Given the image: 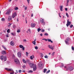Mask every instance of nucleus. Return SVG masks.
Wrapping results in <instances>:
<instances>
[{
    "instance_id": "59",
    "label": "nucleus",
    "mask_w": 74,
    "mask_h": 74,
    "mask_svg": "<svg viewBox=\"0 0 74 74\" xmlns=\"http://www.w3.org/2000/svg\"><path fill=\"white\" fill-rule=\"evenodd\" d=\"M27 7H25V10H27Z\"/></svg>"
},
{
    "instance_id": "60",
    "label": "nucleus",
    "mask_w": 74,
    "mask_h": 74,
    "mask_svg": "<svg viewBox=\"0 0 74 74\" xmlns=\"http://www.w3.org/2000/svg\"><path fill=\"white\" fill-rule=\"evenodd\" d=\"M44 40H45V41H47V39H44Z\"/></svg>"
},
{
    "instance_id": "55",
    "label": "nucleus",
    "mask_w": 74,
    "mask_h": 74,
    "mask_svg": "<svg viewBox=\"0 0 74 74\" xmlns=\"http://www.w3.org/2000/svg\"><path fill=\"white\" fill-rule=\"evenodd\" d=\"M66 16H67V17H69V15H68V14L67 13H66Z\"/></svg>"
},
{
    "instance_id": "36",
    "label": "nucleus",
    "mask_w": 74,
    "mask_h": 74,
    "mask_svg": "<svg viewBox=\"0 0 74 74\" xmlns=\"http://www.w3.org/2000/svg\"><path fill=\"white\" fill-rule=\"evenodd\" d=\"M14 58H15V56H14V55H13L12 56V58L14 59Z\"/></svg>"
},
{
    "instance_id": "33",
    "label": "nucleus",
    "mask_w": 74,
    "mask_h": 74,
    "mask_svg": "<svg viewBox=\"0 0 74 74\" xmlns=\"http://www.w3.org/2000/svg\"><path fill=\"white\" fill-rule=\"evenodd\" d=\"M18 10V7H16L14 8V10Z\"/></svg>"
},
{
    "instance_id": "31",
    "label": "nucleus",
    "mask_w": 74,
    "mask_h": 74,
    "mask_svg": "<svg viewBox=\"0 0 74 74\" xmlns=\"http://www.w3.org/2000/svg\"><path fill=\"white\" fill-rule=\"evenodd\" d=\"M1 21H5V18H2L1 19Z\"/></svg>"
},
{
    "instance_id": "15",
    "label": "nucleus",
    "mask_w": 74,
    "mask_h": 74,
    "mask_svg": "<svg viewBox=\"0 0 74 74\" xmlns=\"http://www.w3.org/2000/svg\"><path fill=\"white\" fill-rule=\"evenodd\" d=\"M1 53L2 55H4V54H6V52L5 51H2L1 52Z\"/></svg>"
},
{
    "instance_id": "54",
    "label": "nucleus",
    "mask_w": 74,
    "mask_h": 74,
    "mask_svg": "<svg viewBox=\"0 0 74 74\" xmlns=\"http://www.w3.org/2000/svg\"><path fill=\"white\" fill-rule=\"evenodd\" d=\"M26 55H27V56H28V53L27 52H26Z\"/></svg>"
},
{
    "instance_id": "19",
    "label": "nucleus",
    "mask_w": 74,
    "mask_h": 74,
    "mask_svg": "<svg viewBox=\"0 0 74 74\" xmlns=\"http://www.w3.org/2000/svg\"><path fill=\"white\" fill-rule=\"evenodd\" d=\"M60 10L61 11H63V6L61 5L60 6Z\"/></svg>"
},
{
    "instance_id": "13",
    "label": "nucleus",
    "mask_w": 74,
    "mask_h": 74,
    "mask_svg": "<svg viewBox=\"0 0 74 74\" xmlns=\"http://www.w3.org/2000/svg\"><path fill=\"white\" fill-rule=\"evenodd\" d=\"M33 71H35L37 69V66H36V65L34 66L33 67Z\"/></svg>"
},
{
    "instance_id": "52",
    "label": "nucleus",
    "mask_w": 74,
    "mask_h": 74,
    "mask_svg": "<svg viewBox=\"0 0 74 74\" xmlns=\"http://www.w3.org/2000/svg\"><path fill=\"white\" fill-rule=\"evenodd\" d=\"M22 50H23V51H25V47H23L22 48Z\"/></svg>"
},
{
    "instance_id": "20",
    "label": "nucleus",
    "mask_w": 74,
    "mask_h": 74,
    "mask_svg": "<svg viewBox=\"0 0 74 74\" xmlns=\"http://www.w3.org/2000/svg\"><path fill=\"white\" fill-rule=\"evenodd\" d=\"M17 33H20L21 32V29H17Z\"/></svg>"
},
{
    "instance_id": "51",
    "label": "nucleus",
    "mask_w": 74,
    "mask_h": 74,
    "mask_svg": "<svg viewBox=\"0 0 74 74\" xmlns=\"http://www.w3.org/2000/svg\"><path fill=\"white\" fill-rule=\"evenodd\" d=\"M25 67H26V66H25V65H23V69H24V68H25Z\"/></svg>"
},
{
    "instance_id": "44",
    "label": "nucleus",
    "mask_w": 74,
    "mask_h": 74,
    "mask_svg": "<svg viewBox=\"0 0 74 74\" xmlns=\"http://www.w3.org/2000/svg\"><path fill=\"white\" fill-rule=\"evenodd\" d=\"M30 59H31V60H33V57H32V56H30Z\"/></svg>"
},
{
    "instance_id": "1",
    "label": "nucleus",
    "mask_w": 74,
    "mask_h": 74,
    "mask_svg": "<svg viewBox=\"0 0 74 74\" xmlns=\"http://www.w3.org/2000/svg\"><path fill=\"white\" fill-rule=\"evenodd\" d=\"M65 69H66L67 71L68 70H71V71H72L73 70V67L72 66L70 67L69 65H66L64 67Z\"/></svg>"
},
{
    "instance_id": "30",
    "label": "nucleus",
    "mask_w": 74,
    "mask_h": 74,
    "mask_svg": "<svg viewBox=\"0 0 74 74\" xmlns=\"http://www.w3.org/2000/svg\"><path fill=\"white\" fill-rule=\"evenodd\" d=\"M46 71H47V69H44V71H43L44 73H46Z\"/></svg>"
},
{
    "instance_id": "22",
    "label": "nucleus",
    "mask_w": 74,
    "mask_h": 74,
    "mask_svg": "<svg viewBox=\"0 0 74 74\" xmlns=\"http://www.w3.org/2000/svg\"><path fill=\"white\" fill-rule=\"evenodd\" d=\"M12 25V24L11 23H8V26L9 27H11V25Z\"/></svg>"
},
{
    "instance_id": "35",
    "label": "nucleus",
    "mask_w": 74,
    "mask_h": 74,
    "mask_svg": "<svg viewBox=\"0 0 74 74\" xmlns=\"http://www.w3.org/2000/svg\"><path fill=\"white\" fill-rule=\"evenodd\" d=\"M32 43H33V44H34V45H36V42H35V41H33L32 42Z\"/></svg>"
},
{
    "instance_id": "26",
    "label": "nucleus",
    "mask_w": 74,
    "mask_h": 74,
    "mask_svg": "<svg viewBox=\"0 0 74 74\" xmlns=\"http://www.w3.org/2000/svg\"><path fill=\"white\" fill-rule=\"evenodd\" d=\"M7 32L8 33H10V29H8L7 30Z\"/></svg>"
},
{
    "instance_id": "40",
    "label": "nucleus",
    "mask_w": 74,
    "mask_h": 74,
    "mask_svg": "<svg viewBox=\"0 0 74 74\" xmlns=\"http://www.w3.org/2000/svg\"><path fill=\"white\" fill-rule=\"evenodd\" d=\"M38 32H40V31L41 30V29H40V28H38V30H37Z\"/></svg>"
},
{
    "instance_id": "47",
    "label": "nucleus",
    "mask_w": 74,
    "mask_h": 74,
    "mask_svg": "<svg viewBox=\"0 0 74 74\" xmlns=\"http://www.w3.org/2000/svg\"><path fill=\"white\" fill-rule=\"evenodd\" d=\"M71 48H72V50H73V51H74V47H72Z\"/></svg>"
},
{
    "instance_id": "23",
    "label": "nucleus",
    "mask_w": 74,
    "mask_h": 74,
    "mask_svg": "<svg viewBox=\"0 0 74 74\" xmlns=\"http://www.w3.org/2000/svg\"><path fill=\"white\" fill-rule=\"evenodd\" d=\"M11 34L12 35V36H15V35H16V34L15 33H11Z\"/></svg>"
},
{
    "instance_id": "9",
    "label": "nucleus",
    "mask_w": 74,
    "mask_h": 74,
    "mask_svg": "<svg viewBox=\"0 0 74 74\" xmlns=\"http://www.w3.org/2000/svg\"><path fill=\"white\" fill-rule=\"evenodd\" d=\"M5 69L8 71H13V69H8L7 68H5Z\"/></svg>"
},
{
    "instance_id": "46",
    "label": "nucleus",
    "mask_w": 74,
    "mask_h": 74,
    "mask_svg": "<svg viewBox=\"0 0 74 74\" xmlns=\"http://www.w3.org/2000/svg\"><path fill=\"white\" fill-rule=\"evenodd\" d=\"M35 49H38V47H37V46H36L35 47Z\"/></svg>"
},
{
    "instance_id": "32",
    "label": "nucleus",
    "mask_w": 74,
    "mask_h": 74,
    "mask_svg": "<svg viewBox=\"0 0 74 74\" xmlns=\"http://www.w3.org/2000/svg\"><path fill=\"white\" fill-rule=\"evenodd\" d=\"M23 61L24 63H26V61L25 59H23Z\"/></svg>"
},
{
    "instance_id": "11",
    "label": "nucleus",
    "mask_w": 74,
    "mask_h": 74,
    "mask_svg": "<svg viewBox=\"0 0 74 74\" xmlns=\"http://www.w3.org/2000/svg\"><path fill=\"white\" fill-rule=\"evenodd\" d=\"M16 16V13L14 12L12 14V17L13 18H14Z\"/></svg>"
},
{
    "instance_id": "29",
    "label": "nucleus",
    "mask_w": 74,
    "mask_h": 74,
    "mask_svg": "<svg viewBox=\"0 0 74 74\" xmlns=\"http://www.w3.org/2000/svg\"><path fill=\"white\" fill-rule=\"evenodd\" d=\"M28 73H33V71L29 70V71H28Z\"/></svg>"
},
{
    "instance_id": "38",
    "label": "nucleus",
    "mask_w": 74,
    "mask_h": 74,
    "mask_svg": "<svg viewBox=\"0 0 74 74\" xmlns=\"http://www.w3.org/2000/svg\"><path fill=\"white\" fill-rule=\"evenodd\" d=\"M73 27V25H70V27L71 28H72Z\"/></svg>"
},
{
    "instance_id": "6",
    "label": "nucleus",
    "mask_w": 74,
    "mask_h": 74,
    "mask_svg": "<svg viewBox=\"0 0 74 74\" xmlns=\"http://www.w3.org/2000/svg\"><path fill=\"white\" fill-rule=\"evenodd\" d=\"M12 11V9H10V10H8L7 12L5 13L6 15H9L10 12H11Z\"/></svg>"
},
{
    "instance_id": "45",
    "label": "nucleus",
    "mask_w": 74,
    "mask_h": 74,
    "mask_svg": "<svg viewBox=\"0 0 74 74\" xmlns=\"http://www.w3.org/2000/svg\"><path fill=\"white\" fill-rule=\"evenodd\" d=\"M6 36L7 37H9V36H8V34H6Z\"/></svg>"
},
{
    "instance_id": "14",
    "label": "nucleus",
    "mask_w": 74,
    "mask_h": 74,
    "mask_svg": "<svg viewBox=\"0 0 74 74\" xmlns=\"http://www.w3.org/2000/svg\"><path fill=\"white\" fill-rule=\"evenodd\" d=\"M17 55L19 58H21V52H18L17 53Z\"/></svg>"
},
{
    "instance_id": "4",
    "label": "nucleus",
    "mask_w": 74,
    "mask_h": 74,
    "mask_svg": "<svg viewBox=\"0 0 74 74\" xmlns=\"http://www.w3.org/2000/svg\"><path fill=\"white\" fill-rule=\"evenodd\" d=\"M38 65L39 66V69H42L43 67V66H42V62H40V64H38Z\"/></svg>"
},
{
    "instance_id": "48",
    "label": "nucleus",
    "mask_w": 74,
    "mask_h": 74,
    "mask_svg": "<svg viewBox=\"0 0 74 74\" xmlns=\"http://www.w3.org/2000/svg\"><path fill=\"white\" fill-rule=\"evenodd\" d=\"M45 58H47V59H48V57L47 56H45Z\"/></svg>"
},
{
    "instance_id": "25",
    "label": "nucleus",
    "mask_w": 74,
    "mask_h": 74,
    "mask_svg": "<svg viewBox=\"0 0 74 74\" xmlns=\"http://www.w3.org/2000/svg\"><path fill=\"white\" fill-rule=\"evenodd\" d=\"M4 59L5 62L7 60V57H6V56H5L4 57Z\"/></svg>"
},
{
    "instance_id": "42",
    "label": "nucleus",
    "mask_w": 74,
    "mask_h": 74,
    "mask_svg": "<svg viewBox=\"0 0 74 74\" xmlns=\"http://www.w3.org/2000/svg\"><path fill=\"white\" fill-rule=\"evenodd\" d=\"M69 0H67L66 3H67V4H69Z\"/></svg>"
},
{
    "instance_id": "34",
    "label": "nucleus",
    "mask_w": 74,
    "mask_h": 74,
    "mask_svg": "<svg viewBox=\"0 0 74 74\" xmlns=\"http://www.w3.org/2000/svg\"><path fill=\"white\" fill-rule=\"evenodd\" d=\"M64 66V64L63 63H61V65L60 66V67H62Z\"/></svg>"
},
{
    "instance_id": "62",
    "label": "nucleus",
    "mask_w": 74,
    "mask_h": 74,
    "mask_svg": "<svg viewBox=\"0 0 74 74\" xmlns=\"http://www.w3.org/2000/svg\"><path fill=\"white\" fill-rule=\"evenodd\" d=\"M68 4H69V3H66V6H68Z\"/></svg>"
},
{
    "instance_id": "56",
    "label": "nucleus",
    "mask_w": 74,
    "mask_h": 74,
    "mask_svg": "<svg viewBox=\"0 0 74 74\" xmlns=\"http://www.w3.org/2000/svg\"><path fill=\"white\" fill-rule=\"evenodd\" d=\"M18 72L19 73H20L21 72H22V71H21V70H19L18 71Z\"/></svg>"
},
{
    "instance_id": "63",
    "label": "nucleus",
    "mask_w": 74,
    "mask_h": 74,
    "mask_svg": "<svg viewBox=\"0 0 74 74\" xmlns=\"http://www.w3.org/2000/svg\"><path fill=\"white\" fill-rule=\"evenodd\" d=\"M65 11H67V8H65Z\"/></svg>"
},
{
    "instance_id": "49",
    "label": "nucleus",
    "mask_w": 74,
    "mask_h": 74,
    "mask_svg": "<svg viewBox=\"0 0 74 74\" xmlns=\"http://www.w3.org/2000/svg\"><path fill=\"white\" fill-rule=\"evenodd\" d=\"M54 54H55V52H53V53H52L51 55H52V56H53V55H54Z\"/></svg>"
},
{
    "instance_id": "8",
    "label": "nucleus",
    "mask_w": 74,
    "mask_h": 74,
    "mask_svg": "<svg viewBox=\"0 0 74 74\" xmlns=\"http://www.w3.org/2000/svg\"><path fill=\"white\" fill-rule=\"evenodd\" d=\"M44 19H42V20H40V22L41 23L42 25H45V23L44 22Z\"/></svg>"
},
{
    "instance_id": "61",
    "label": "nucleus",
    "mask_w": 74,
    "mask_h": 74,
    "mask_svg": "<svg viewBox=\"0 0 74 74\" xmlns=\"http://www.w3.org/2000/svg\"><path fill=\"white\" fill-rule=\"evenodd\" d=\"M40 36H42V34H40Z\"/></svg>"
},
{
    "instance_id": "41",
    "label": "nucleus",
    "mask_w": 74,
    "mask_h": 74,
    "mask_svg": "<svg viewBox=\"0 0 74 74\" xmlns=\"http://www.w3.org/2000/svg\"><path fill=\"white\" fill-rule=\"evenodd\" d=\"M45 36H48V34L47 33H46L44 34Z\"/></svg>"
},
{
    "instance_id": "37",
    "label": "nucleus",
    "mask_w": 74,
    "mask_h": 74,
    "mask_svg": "<svg viewBox=\"0 0 74 74\" xmlns=\"http://www.w3.org/2000/svg\"><path fill=\"white\" fill-rule=\"evenodd\" d=\"M41 58H43V54L42 53H41Z\"/></svg>"
},
{
    "instance_id": "64",
    "label": "nucleus",
    "mask_w": 74,
    "mask_h": 74,
    "mask_svg": "<svg viewBox=\"0 0 74 74\" xmlns=\"http://www.w3.org/2000/svg\"><path fill=\"white\" fill-rule=\"evenodd\" d=\"M28 31H29V32L30 33V29H28Z\"/></svg>"
},
{
    "instance_id": "27",
    "label": "nucleus",
    "mask_w": 74,
    "mask_h": 74,
    "mask_svg": "<svg viewBox=\"0 0 74 74\" xmlns=\"http://www.w3.org/2000/svg\"><path fill=\"white\" fill-rule=\"evenodd\" d=\"M10 74H14V70L12 71V72H10Z\"/></svg>"
},
{
    "instance_id": "7",
    "label": "nucleus",
    "mask_w": 74,
    "mask_h": 74,
    "mask_svg": "<svg viewBox=\"0 0 74 74\" xmlns=\"http://www.w3.org/2000/svg\"><path fill=\"white\" fill-rule=\"evenodd\" d=\"M48 48H49L50 49H52V50H53L54 48V46L52 47V45H49L48 46Z\"/></svg>"
},
{
    "instance_id": "21",
    "label": "nucleus",
    "mask_w": 74,
    "mask_h": 74,
    "mask_svg": "<svg viewBox=\"0 0 74 74\" xmlns=\"http://www.w3.org/2000/svg\"><path fill=\"white\" fill-rule=\"evenodd\" d=\"M47 41H49V42H51V43H52V42H53V41H51V40L50 39H48Z\"/></svg>"
},
{
    "instance_id": "39",
    "label": "nucleus",
    "mask_w": 74,
    "mask_h": 74,
    "mask_svg": "<svg viewBox=\"0 0 74 74\" xmlns=\"http://www.w3.org/2000/svg\"><path fill=\"white\" fill-rule=\"evenodd\" d=\"M13 29H15V28H16V26L15 25H14L13 26Z\"/></svg>"
},
{
    "instance_id": "16",
    "label": "nucleus",
    "mask_w": 74,
    "mask_h": 74,
    "mask_svg": "<svg viewBox=\"0 0 74 74\" xmlns=\"http://www.w3.org/2000/svg\"><path fill=\"white\" fill-rule=\"evenodd\" d=\"M10 44L12 46H14V42L13 41H11L10 42Z\"/></svg>"
},
{
    "instance_id": "58",
    "label": "nucleus",
    "mask_w": 74,
    "mask_h": 74,
    "mask_svg": "<svg viewBox=\"0 0 74 74\" xmlns=\"http://www.w3.org/2000/svg\"><path fill=\"white\" fill-rule=\"evenodd\" d=\"M27 1L28 2V3L29 4V0H27Z\"/></svg>"
},
{
    "instance_id": "17",
    "label": "nucleus",
    "mask_w": 74,
    "mask_h": 74,
    "mask_svg": "<svg viewBox=\"0 0 74 74\" xmlns=\"http://www.w3.org/2000/svg\"><path fill=\"white\" fill-rule=\"evenodd\" d=\"M11 19H12L11 17V16H9L8 19V21H11Z\"/></svg>"
},
{
    "instance_id": "43",
    "label": "nucleus",
    "mask_w": 74,
    "mask_h": 74,
    "mask_svg": "<svg viewBox=\"0 0 74 74\" xmlns=\"http://www.w3.org/2000/svg\"><path fill=\"white\" fill-rule=\"evenodd\" d=\"M50 72V70H49V71H47L46 72L47 74H48V73H49Z\"/></svg>"
},
{
    "instance_id": "53",
    "label": "nucleus",
    "mask_w": 74,
    "mask_h": 74,
    "mask_svg": "<svg viewBox=\"0 0 74 74\" xmlns=\"http://www.w3.org/2000/svg\"><path fill=\"white\" fill-rule=\"evenodd\" d=\"M30 62V60H26V62Z\"/></svg>"
},
{
    "instance_id": "2",
    "label": "nucleus",
    "mask_w": 74,
    "mask_h": 74,
    "mask_svg": "<svg viewBox=\"0 0 74 74\" xmlns=\"http://www.w3.org/2000/svg\"><path fill=\"white\" fill-rule=\"evenodd\" d=\"M28 64L31 68H33L34 66H35L36 64H34L30 62H28Z\"/></svg>"
},
{
    "instance_id": "12",
    "label": "nucleus",
    "mask_w": 74,
    "mask_h": 74,
    "mask_svg": "<svg viewBox=\"0 0 74 74\" xmlns=\"http://www.w3.org/2000/svg\"><path fill=\"white\" fill-rule=\"evenodd\" d=\"M36 23H31V26L32 27H35V26H36Z\"/></svg>"
},
{
    "instance_id": "18",
    "label": "nucleus",
    "mask_w": 74,
    "mask_h": 74,
    "mask_svg": "<svg viewBox=\"0 0 74 74\" xmlns=\"http://www.w3.org/2000/svg\"><path fill=\"white\" fill-rule=\"evenodd\" d=\"M4 56H1L0 59L2 60H4Z\"/></svg>"
},
{
    "instance_id": "24",
    "label": "nucleus",
    "mask_w": 74,
    "mask_h": 74,
    "mask_svg": "<svg viewBox=\"0 0 74 74\" xmlns=\"http://www.w3.org/2000/svg\"><path fill=\"white\" fill-rule=\"evenodd\" d=\"M2 47L4 48V49H5V50H7V48L4 46V45H2Z\"/></svg>"
},
{
    "instance_id": "10",
    "label": "nucleus",
    "mask_w": 74,
    "mask_h": 74,
    "mask_svg": "<svg viewBox=\"0 0 74 74\" xmlns=\"http://www.w3.org/2000/svg\"><path fill=\"white\" fill-rule=\"evenodd\" d=\"M69 21V20L68 19L67 20V23L66 24V25L67 27H68L69 26H70V24H71V22L70 21Z\"/></svg>"
},
{
    "instance_id": "28",
    "label": "nucleus",
    "mask_w": 74,
    "mask_h": 74,
    "mask_svg": "<svg viewBox=\"0 0 74 74\" xmlns=\"http://www.w3.org/2000/svg\"><path fill=\"white\" fill-rule=\"evenodd\" d=\"M23 47V46L22 45H19V47L20 48H22Z\"/></svg>"
},
{
    "instance_id": "3",
    "label": "nucleus",
    "mask_w": 74,
    "mask_h": 74,
    "mask_svg": "<svg viewBox=\"0 0 74 74\" xmlns=\"http://www.w3.org/2000/svg\"><path fill=\"white\" fill-rule=\"evenodd\" d=\"M69 40L70 38H67L66 39L65 41L66 45H69Z\"/></svg>"
},
{
    "instance_id": "5",
    "label": "nucleus",
    "mask_w": 74,
    "mask_h": 74,
    "mask_svg": "<svg viewBox=\"0 0 74 74\" xmlns=\"http://www.w3.org/2000/svg\"><path fill=\"white\" fill-rule=\"evenodd\" d=\"M14 61L15 63H16V64H18V63H19V61L18 58L15 59Z\"/></svg>"
},
{
    "instance_id": "50",
    "label": "nucleus",
    "mask_w": 74,
    "mask_h": 74,
    "mask_svg": "<svg viewBox=\"0 0 74 74\" xmlns=\"http://www.w3.org/2000/svg\"><path fill=\"white\" fill-rule=\"evenodd\" d=\"M42 32H45V30L42 29L41 31Z\"/></svg>"
},
{
    "instance_id": "57",
    "label": "nucleus",
    "mask_w": 74,
    "mask_h": 74,
    "mask_svg": "<svg viewBox=\"0 0 74 74\" xmlns=\"http://www.w3.org/2000/svg\"><path fill=\"white\" fill-rule=\"evenodd\" d=\"M23 41L24 42H26V39H24L23 40Z\"/></svg>"
}]
</instances>
